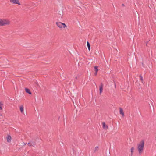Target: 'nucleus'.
Here are the masks:
<instances>
[{"mask_svg": "<svg viewBox=\"0 0 156 156\" xmlns=\"http://www.w3.org/2000/svg\"><path fill=\"white\" fill-rule=\"evenodd\" d=\"M144 144V140H142L137 144V149L139 153L140 154H141L143 151Z\"/></svg>", "mask_w": 156, "mask_h": 156, "instance_id": "f257e3e1", "label": "nucleus"}, {"mask_svg": "<svg viewBox=\"0 0 156 156\" xmlns=\"http://www.w3.org/2000/svg\"><path fill=\"white\" fill-rule=\"evenodd\" d=\"M10 23V21L8 19H0V26H5L6 25H9Z\"/></svg>", "mask_w": 156, "mask_h": 156, "instance_id": "f03ea898", "label": "nucleus"}, {"mask_svg": "<svg viewBox=\"0 0 156 156\" xmlns=\"http://www.w3.org/2000/svg\"><path fill=\"white\" fill-rule=\"evenodd\" d=\"M57 26L60 28H67L66 25L64 23L61 22H57L56 23Z\"/></svg>", "mask_w": 156, "mask_h": 156, "instance_id": "7ed1b4c3", "label": "nucleus"}, {"mask_svg": "<svg viewBox=\"0 0 156 156\" xmlns=\"http://www.w3.org/2000/svg\"><path fill=\"white\" fill-rule=\"evenodd\" d=\"M9 1L12 4H17L19 5H20V3L19 0H9Z\"/></svg>", "mask_w": 156, "mask_h": 156, "instance_id": "20e7f679", "label": "nucleus"}, {"mask_svg": "<svg viewBox=\"0 0 156 156\" xmlns=\"http://www.w3.org/2000/svg\"><path fill=\"white\" fill-rule=\"evenodd\" d=\"M20 109L22 114L24 113V107L23 105H21L19 106Z\"/></svg>", "mask_w": 156, "mask_h": 156, "instance_id": "39448f33", "label": "nucleus"}, {"mask_svg": "<svg viewBox=\"0 0 156 156\" xmlns=\"http://www.w3.org/2000/svg\"><path fill=\"white\" fill-rule=\"evenodd\" d=\"M6 139L7 142L8 143H10L11 142L12 138L11 136L9 135H8L6 137Z\"/></svg>", "mask_w": 156, "mask_h": 156, "instance_id": "423d86ee", "label": "nucleus"}, {"mask_svg": "<svg viewBox=\"0 0 156 156\" xmlns=\"http://www.w3.org/2000/svg\"><path fill=\"white\" fill-rule=\"evenodd\" d=\"M103 85L102 84H101L100 86H99V90H100V93L101 94L103 91Z\"/></svg>", "mask_w": 156, "mask_h": 156, "instance_id": "0eeeda50", "label": "nucleus"}, {"mask_svg": "<svg viewBox=\"0 0 156 156\" xmlns=\"http://www.w3.org/2000/svg\"><path fill=\"white\" fill-rule=\"evenodd\" d=\"M102 125H103V128L105 129H107L108 128V126L107 125H106L105 123V122H103L102 123Z\"/></svg>", "mask_w": 156, "mask_h": 156, "instance_id": "6e6552de", "label": "nucleus"}, {"mask_svg": "<svg viewBox=\"0 0 156 156\" xmlns=\"http://www.w3.org/2000/svg\"><path fill=\"white\" fill-rule=\"evenodd\" d=\"M94 69L95 71V75L96 76L98 72V67L97 66H94Z\"/></svg>", "mask_w": 156, "mask_h": 156, "instance_id": "1a4fd4ad", "label": "nucleus"}, {"mask_svg": "<svg viewBox=\"0 0 156 156\" xmlns=\"http://www.w3.org/2000/svg\"><path fill=\"white\" fill-rule=\"evenodd\" d=\"M119 112L120 114H121L122 116H124V113L122 108H120Z\"/></svg>", "mask_w": 156, "mask_h": 156, "instance_id": "9d476101", "label": "nucleus"}, {"mask_svg": "<svg viewBox=\"0 0 156 156\" xmlns=\"http://www.w3.org/2000/svg\"><path fill=\"white\" fill-rule=\"evenodd\" d=\"M35 144L36 143L35 142L31 141L30 142L28 143V144H31V145L32 146L34 147L35 145Z\"/></svg>", "mask_w": 156, "mask_h": 156, "instance_id": "9b49d317", "label": "nucleus"}, {"mask_svg": "<svg viewBox=\"0 0 156 156\" xmlns=\"http://www.w3.org/2000/svg\"><path fill=\"white\" fill-rule=\"evenodd\" d=\"M87 45L89 50L90 51V46L89 42L88 41L87 42Z\"/></svg>", "mask_w": 156, "mask_h": 156, "instance_id": "f8f14e48", "label": "nucleus"}, {"mask_svg": "<svg viewBox=\"0 0 156 156\" xmlns=\"http://www.w3.org/2000/svg\"><path fill=\"white\" fill-rule=\"evenodd\" d=\"M25 90L26 92L27 93H28L29 94H31V92L30 91V90L29 89H28L27 88H26Z\"/></svg>", "mask_w": 156, "mask_h": 156, "instance_id": "ddd939ff", "label": "nucleus"}, {"mask_svg": "<svg viewBox=\"0 0 156 156\" xmlns=\"http://www.w3.org/2000/svg\"><path fill=\"white\" fill-rule=\"evenodd\" d=\"M134 148L133 147H132L131 148V154L132 155L134 151Z\"/></svg>", "mask_w": 156, "mask_h": 156, "instance_id": "4468645a", "label": "nucleus"}, {"mask_svg": "<svg viewBox=\"0 0 156 156\" xmlns=\"http://www.w3.org/2000/svg\"><path fill=\"white\" fill-rule=\"evenodd\" d=\"M140 80L141 81L142 83H144L143 77L141 76L140 75Z\"/></svg>", "mask_w": 156, "mask_h": 156, "instance_id": "2eb2a0df", "label": "nucleus"}, {"mask_svg": "<svg viewBox=\"0 0 156 156\" xmlns=\"http://www.w3.org/2000/svg\"><path fill=\"white\" fill-rule=\"evenodd\" d=\"M3 104L2 102L0 101V110H2V106Z\"/></svg>", "mask_w": 156, "mask_h": 156, "instance_id": "dca6fc26", "label": "nucleus"}, {"mask_svg": "<svg viewBox=\"0 0 156 156\" xmlns=\"http://www.w3.org/2000/svg\"><path fill=\"white\" fill-rule=\"evenodd\" d=\"M99 149V148L98 146H96L94 148V151L96 152Z\"/></svg>", "mask_w": 156, "mask_h": 156, "instance_id": "f3484780", "label": "nucleus"}, {"mask_svg": "<svg viewBox=\"0 0 156 156\" xmlns=\"http://www.w3.org/2000/svg\"><path fill=\"white\" fill-rule=\"evenodd\" d=\"M22 144L23 146H25L26 145V144L25 143H23Z\"/></svg>", "mask_w": 156, "mask_h": 156, "instance_id": "a211bd4d", "label": "nucleus"}, {"mask_svg": "<svg viewBox=\"0 0 156 156\" xmlns=\"http://www.w3.org/2000/svg\"><path fill=\"white\" fill-rule=\"evenodd\" d=\"M28 145L30 146L31 147L32 146L31 145V144H28Z\"/></svg>", "mask_w": 156, "mask_h": 156, "instance_id": "6ab92c4d", "label": "nucleus"}, {"mask_svg": "<svg viewBox=\"0 0 156 156\" xmlns=\"http://www.w3.org/2000/svg\"><path fill=\"white\" fill-rule=\"evenodd\" d=\"M0 116H2V114H1V113H0Z\"/></svg>", "mask_w": 156, "mask_h": 156, "instance_id": "aec40b11", "label": "nucleus"}]
</instances>
